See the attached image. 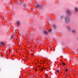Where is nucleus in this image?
I'll use <instances>...</instances> for the list:
<instances>
[{"label":"nucleus","mask_w":78,"mask_h":78,"mask_svg":"<svg viewBox=\"0 0 78 78\" xmlns=\"http://www.w3.org/2000/svg\"><path fill=\"white\" fill-rule=\"evenodd\" d=\"M69 21H70V19H69V17H66L65 18V22L66 23H67L69 22Z\"/></svg>","instance_id":"nucleus-1"},{"label":"nucleus","mask_w":78,"mask_h":78,"mask_svg":"<svg viewBox=\"0 0 78 78\" xmlns=\"http://www.w3.org/2000/svg\"><path fill=\"white\" fill-rule=\"evenodd\" d=\"M66 13L68 15H70V14L71 13V12L69 10H67L66 11Z\"/></svg>","instance_id":"nucleus-2"},{"label":"nucleus","mask_w":78,"mask_h":78,"mask_svg":"<svg viewBox=\"0 0 78 78\" xmlns=\"http://www.w3.org/2000/svg\"><path fill=\"white\" fill-rule=\"evenodd\" d=\"M41 5H40L39 4H37L36 5V8H37V7H38V8H40L41 6Z\"/></svg>","instance_id":"nucleus-3"},{"label":"nucleus","mask_w":78,"mask_h":78,"mask_svg":"<svg viewBox=\"0 0 78 78\" xmlns=\"http://www.w3.org/2000/svg\"><path fill=\"white\" fill-rule=\"evenodd\" d=\"M44 34H48V33L46 31H44Z\"/></svg>","instance_id":"nucleus-4"},{"label":"nucleus","mask_w":78,"mask_h":78,"mask_svg":"<svg viewBox=\"0 0 78 78\" xmlns=\"http://www.w3.org/2000/svg\"><path fill=\"white\" fill-rule=\"evenodd\" d=\"M17 25L19 26L20 25V22L19 21H18L17 22Z\"/></svg>","instance_id":"nucleus-5"},{"label":"nucleus","mask_w":78,"mask_h":78,"mask_svg":"<svg viewBox=\"0 0 78 78\" xmlns=\"http://www.w3.org/2000/svg\"><path fill=\"white\" fill-rule=\"evenodd\" d=\"M0 44H1L2 45H3V46H4V45H5L4 44V43H3V42H1Z\"/></svg>","instance_id":"nucleus-6"},{"label":"nucleus","mask_w":78,"mask_h":78,"mask_svg":"<svg viewBox=\"0 0 78 78\" xmlns=\"http://www.w3.org/2000/svg\"><path fill=\"white\" fill-rule=\"evenodd\" d=\"M72 32L73 33H76V31L75 30H72Z\"/></svg>","instance_id":"nucleus-7"},{"label":"nucleus","mask_w":78,"mask_h":78,"mask_svg":"<svg viewBox=\"0 0 78 78\" xmlns=\"http://www.w3.org/2000/svg\"><path fill=\"white\" fill-rule=\"evenodd\" d=\"M78 9L77 8H75V11L76 12H77L78 11Z\"/></svg>","instance_id":"nucleus-8"},{"label":"nucleus","mask_w":78,"mask_h":78,"mask_svg":"<svg viewBox=\"0 0 78 78\" xmlns=\"http://www.w3.org/2000/svg\"><path fill=\"white\" fill-rule=\"evenodd\" d=\"M44 70V68L43 67L41 68V69H40V70L41 71H42Z\"/></svg>","instance_id":"nucleus-9"},{"label":"nucleus","mask_w":78,"mask_h":78,"mask_svg":"<svg viewBox=\"0 0 78 78\" xmlns=\"http://www.w3.org/2000/svg\"><path fill=\"white\" fill-rule=\"evenodd\" d=\"M53 26V27L54 28H56V25H55L54 24Z\"/></svg>","instance_id":"nucleus-10"},{"label":"nucleus","mask_w":78,"mask_h":78,"mask_svg":"<svg viewBox=\"0 0 78 78\" xmlns=\"http://www.w3.org/2000/svg\"><path fill=\"white\" fill-rule=\"evenodd\" d=\"M62 64L64 66H66V63H65L64 62L62 63Z\"/></svg>","instance_id":"nucleus-11"},{"label":"nucleus","mask_w":78,"mask_h":78,"mask_svg":"<svg viewBox=\"0 0 78 78\" xmlns=\"http://www.w3.org/2000/svg\"><path fill=\"white\" fill-rule=\"evenodd\" d=\"M51 30L50 29L49 30V32H51Z\"/></svg>","instance_id":"nucleus-12"},{"label":"nucleus","mask_w":78,"mask_h":78,"mask_svg":"<svg viewBox=\"0 0 78 78\" xmlns=\"http://www.w3.org/2000/svg\"><path fill=\"white\" fill-rule=\"evenodd\" d=\"M57 73H59V70H57Z\"/></svg>","instance_id":"nucleus-13"},{"label":"nucleus","mask_w":78,"mask_h":78,"mask_svg":"<svg viewBox=\"0 0 78 78\" xmlns=\"http://www.w3.org/2000/svg\"><path fill=\"white\" fill-rule=\"evenodd\" d=\"M67 28H68V29H69L70 27L68 26V27H67Z\"/></svg>","instance_id":"nucleus-14"},{"label":"nucleus","mask_w":78,"mask_h":78,"mask_svg":"<svg viewBox=\"0 0 78 78\" xmlns=\"http://www.w3.org/2000/svg\"><path fill=\"white\" fill-rule=\"evenodd\" d=\"M66 72H67V70H68V69H66Z\"/></svg>","instance_id":"nucleus-15"},{"label":"nucleus","mask_w":78,"mask_h":78,"mask_svg":"<svg viewBox=\"0 0 78 78\" xmlns=\"http://www.w3.org/2000/svg\"><path fill=\"white\" fill-rule=\"evenodd\" d=\"M1 56H2V57H3V55H1Z\"/></svg>","instance_id":"nucleus-16"},{"label":"nucleus","mask_w":78,"mask_h":78,"mask_svg":"<svg viewBox=\"0 0 78 78\" xmlns=\"http://www.w3.org/2000/svg\"><path fill=\"white\" fill-rule=\"evenodd\" d=\"M62 17H63V16H61V19H62Z\"/></svg>","instance_id":"nucleus-17"},{"label":"nucleus","mask_w":78,"mask_h":78,"mask_svg":"<svg viewBox=\"0 0 78 78\" xmlns=\"http://www.w3.org/2000/svg\"><path fill=\"white\" fill-rule=\"evenodd\" d=\"M13 37H14V36H12V38H13Z\"/></svg>","instance_id":"nucleus-18"},{"label":"nucleus","mask_w":78,"mask_h":78,"mask_svg":"<svg viewBox=\"0 0 78 78\" xmlns=\"http://www.w3.org/2000/svg\"><path fill=\"white\" fill-rule=\"evenodd\" d=\"M21 0H20L21 1Z\"/></svg>","instance_id":"nucleus-19"}]
</instances>
